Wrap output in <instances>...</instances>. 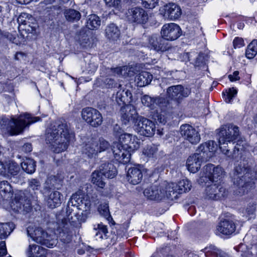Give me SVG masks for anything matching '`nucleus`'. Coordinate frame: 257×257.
Segmentation results:
<instances>
[{
	"label": "nucleus",
	"instance_id": "1",
	"mask_svg": "<svg viewBox=\"0 0 257 257\" xmlns=\"http://www.w3.org/2000/svg\"><path fill=\"white\" fill-rule=\"evenodd\" d=\"M224 176V171L219 166L214 167L213 164H209L203 167L198 179V183L203 185L209 181L212 183L205 188L204 196L206 199L217 200L227 196L228 191L220 181Z\"/></svg>",
	"mask_w": 257,
	"mask_h": 257
},
{
	"label": "nucleus",
	"instance_id": "2",
	"mask_svg": "<svg viewBox=\"0 0 257 257\" xmlns=\"http://www.w3.org/2000/svg\"><path fill=\"white\" fill-rule=\"evenodd\" d=\"M219 148L225 156L234 159L244 151L243 142L240 137L239 127L232 124L222 126L218 134Z\"/></svg>",
	"mask_w": 257,
	"mask_h": 257
},
{
	"label": "nucleus",
	"instance_id": "3",
	"mask_svg": "<svg viewBox=\"0 0 257 257\" xmlns=\"http://www.w3.org/2000/svg\"><path fill=\"white\" fill-rule=\"evenodd\" d=\"M74 138V133L65 120L51 125L46 131V143L50 144L51 150L56 153L65 151Z\"/></svg>",
	"mask_w": 257,
	"mask_h": 257
},
{
	"label": "nucleus",
	"instance_id": "4",
	"mask_svg": "<svg viewBox=\"0 0 257 257\" xmlns=\"http://www.w3.org/2000/svg\"><path fill=\"white\" fill-rule=\"evenodd\" d=\"M231 177L234 185L238 188V192L240 195L254 187L255 173L251 169L245 158L235 164Z\"/></svg>",
	"mask_w": 257,
	"mask_h": 257
},
{
	"label": "nucleus",
	"instance_id": "5",
	"mask_svg": "<svg viewBox=\"0 0 257 257\" xmlns=\"http://www.w3.org/2000/svg\"><path fill=\"white\" fill-rule=\"evenodd\" d=\"M217 148V144L213 141L201 144L196 150V152L189 156L187 160L188 171L193 173L197 172L203 162L209 161L213 157Z\"/></svg>",
	"mask_w": 257,
	"mask_h": 257
},
{
	"label": "nucleus",
	"instance_id": "6",
	"mask_svg": "<svg viewBox=\"0 0 257 257\" xmlns=\"http://www.w3.org/2000/svg\"><path fill=\"white\" fill-rule=\"evenodd\" d=\"M37 117H32L30 114H21L17 118L14 117H0V128L11 135H17L21 134L27 125L39 120Z\"/></svg>",
	"mask_w": 257,
	"mask_h": 257
},
{
	"label": "nucleus",
	"instance_id": "7",
	"mask_svg": "<svg viewBox=\"0 0 257 257\" xmlns=\"http://www.w3.org/2000/svg\"><path fill=\"white\" fill-rule=\"evenodd\" d=\"M28 235L38 243L46 245L48 247H53L57 243V240L48 234L43 228L39 227L29 226L27 229Z\"/></svg>",
	"mask_w": 257,
	"mask_h": 257
},
{
	"label": "nucleus",
	"instance_id": "8",
	"mask_svg": "<svg viewBox=\"0 0 257 257\" xmlns=\"http://www.w3.org/2000/svg\"><path fill=\"white\" fill-rule=\"evenodd\" d=\"M83 197V195L81 192H77L73 194L70 200L68 201L67 207L66 208L67 218L64 219L65 223L67 225V222L73 226L75 225L79 221H84V219L79 214V212H76L73 208H71L70 205L74 208L75 205L80 199Z\"/></svg>",
	"mask_w": 257,
	"mask_h": 257
},
{
	"label": "nucleus",
	"instance_id": "9",
	"mask_svg": "<svg viewBox=\"0 0 257 257\" xmlns=\"http://www.w3.org/2000/svg\"><path fill=\"white\" fill-rule=\"evenodd\" d=\"M127 21L133 24L143 25L149 20L148 12L142 7L137 6L129 8L126 13Z\"/></svg>",
	"mask_w": 257,
	"mask_h": 257
},
{
	"label": "nucleus",
	"instance_id": "10",
	"mask_svg": "<svg viewBox=\"0 0 257 257\" xmlns=\"http://www.w3.org/2000/svg\"><path fill=\"white\" fill-rule=\"evenodd\" d=\"M134 128L138 134L148 137L154 136L156 131L155 123L142 116L139 117L137 122H135Z\"/></svg>",
	"mask_w": 257,
	"mask_h": 257
},
{
	"label": "nucleus",
	"instance_id": "11",
	"mask_svg": "<svg viewBox=\"0 0 257 257\" xmlns=\"http://www.w3.org/2000/svg\"><path fill=\"white\" fill-rule=\"evenodd\" d=\"M81 116L83 120L93 127L100 125L103 121L102 115L99 111L90 107L82 109Z\"/></svg>",
	"mask_w": 257,
	"mask_h": 257
},
{
	"label": "nucleus",
	"instance_id": "12",
	"mask_svg": "<svg viewBox=\"0 0 257 257\" xmlns=\"http://www.w3.org/2000/svg\"><path fill=\"white\" fill-rule=\"evenodd\" d=\"M141 99L142 104L151 109H155L157 106L163 111H166L170 108L169 101L162 97H152L145 94L142 96Z\"/></svg>",
	"mask_w": 257,
	"mask_h": 257
},
{
	"label": "nucleus",
	"instance_id": "13",
	"mask_svg": "<svg viewBox=\"0 0 257 257\" xmlns=\"http://www.w3.org/2000/svg\"><path fill=\"white\" fill-rule=\"evenodd\" d=\"M120 112L121 120L125 125L128 124L132 121L135 126V122L138 121L140 117L142 116L138 113L136 107L131 104L122 106Z\"/></svg>",
	"mask_w": 257,
	"mask_h": 257
},
{
	"label": "nucleus",
	"instance_id": "14",
	"mask_svg": "<svg viewBox=\"0 0 257 257\" xmlns=\"http://www.w3.org/2000/svg\"><path fill=\"white\" fill-rule=\"evenodd\" d=\"M190 93L189 89L184 88L181 85L170 86L167 90L168 97L176 101L177 104H179L184 98L188 97Z\"/></svg>",
	"mask_w": 257,
	"mask_h": 257
},
{
	"label": "nucleus",
	"instance_id": "15",
	"mask_svg": "<svg viewBox=\"0 0 257 257\" xmlns=\"http://www.w3.org/2000/svg\"><path fill=\"white\" fill-rule=\"evenodd\" d=\"M111 149L114 158L119 162L126 164L130 161L131 152L122 144L116 142H113Z\"/></svg>",
	"mask_w": 257,
	"mask_h": 257
},
{
	"label": "nucleus",
	"instance_id": "16",
	"mask_svg": "<svg viewBox=\"0 0 257 257\" xmlns=\"http://www.w3.org/2000/svg\"><path fill=\"white\" fill-rule=\"evenodd\" d=\"M181 30L180 27L175 23L165 24L161 30V35L166 41H173L178 39L181 35Z\"/></svg>",
	"mask_w": 257,
	"mask_h": 257
},
{
	"label": "nucleus",
	"instance_id": "17",
	"mask_svg": "<svg viewBox=\"0 0 257 257\" xmlns=\"http://www.w3.org/2000/svg\"><path fill=\"white\" fill-rule=\"evenodd\" d=\"M180 133L184 139L192 144H196L200 141L198 131L189 124L182 125L180 127Z\"/></svg>",
	"mask_w": 257,
	"mask_h": 257
},
{
	"label": "nucleus",
	"instance_id": "18",
	"mask_svg": "<svg viewBox=\"0 0 257 257\" xmlns=\"http://www.w3.org/2000/svg\"><path fill=\"white\" fill-rule=\"evenodd\" d=\"M20 170L19 165L14 161H0V175L5 177L16 175Z\"/></svg>",
	"mask_w": 257,
	"mask_h": 257
},
{
	"label": "nucleus",
	"instance_id": "19",
	"mask_svg": "<svg viewBox=\"0 0 257 257\" xmlns=\"http://www.w3.org/2000/svg\"><path fill=\"white\" fill-rule=\"evenodd\" d=\"M98 139L94 138L87 139L82 148V153L90 159L95 158L99 153Z\"/></svg>",
	"mask_w": 257,
	"mask_h": 257
},
{
	"label": "nucleus",
	"instance_id": "20",
	"mask_svg": "<svg viewBox=\"0 0 257 257\" xmlns=\"http://www.w3.org/2000/svg\"><path fill=\"white\" fill-rule=\"evenodd\" d=\"M138 141L136 136L131 134L124 133L119 137L118 143L122 144L125 148L132 152L139 148L140 145Z\"/></svg>",
	"mask_w": 257,
	"mask_h": 257
},
{
	"label": "nucleus",
	"instance_id": "21",
	"mask_svg": "<svg viewBox=\"0 0 257 257\" xmlns=\"http://www.w3.org/2000/svg\"><path fill=\"white\" fill-rule=\"evenodd\" d=\"M149 43L152 49L157 52H164L170 48V44L162 36L153 35L149 38Z\"/></svg>",
	"mask_w": 257,
	"mask_h": 257
},
{
	"label": "nucleus",
	"instance_id": "22",
	"mask_svg": "<svg viewBox=\"0 0 257 257\" xmlns=\"http://www.w3.org/2000/svg\"><path fill=\"white\" fill-rule=\"evenodd\" d=\"M144 195L148 199L152 200H161L165 198L164 185L153 186L150 188L146 189Z\"/></svg>",
	"mask_w": 257,
	"mask_h": 257
},
{
	"label": "nucleus",
	"instance_id": "23",
	"mask_svg": "<svg viewBox=\"0 0 257 257\" xmlns=\"http://www.w3.org/2000/svg\"><path fill=\"white\" fill-rule=\"evenodd\" d=\"M164 16L171 20L178 19L182 14L180 7L175 3H169L164 6Z\"/></svg>",
	"mask_w": 257,
	"mask_h": 257
},
{
	"label": "nucleus",
	"instance_id": "24",
	"mask_svg": "<svg viewBox=\"0 0 257 257\" xmlns=\"http://www.w3.org/2000/svg\"><path fill=\"white\" fill-rule=\"evenodd\" d=\"M63 200L62 194L57 191H54L51 192L46 197L47 206L49 208L53 209L60 205Z\"/></svg>",
	"mask_w": 257,
	"mask_h": 257
},
{
	"label": "nucleus",
	"instance_id": "25",
	"mask_svg": "<svg viewBox=\"0 0 257 257\" xmlns=\"http://www.w3.org/2000/svg\"><path fill=\"white\" fill-rule=\"evenodd\" d=\"M143 177L142 171L139 168H131L127 171V180L133 185H136L140 183L142 180Z\"/></svg>",
	"mask_w": 257,
	"mask_h": 257
},
{
	"label": "nucleus",
	"instance_id": "26",
	"mask_svg": "<svg viewBox=\"0 0 257 257\" xmlns=\"http://www.w3.org/2000/svg\"><path fill=\"white\" fill-rule=\"evenodd\" d=\"M235 225L232 220L221 221L217 226V230L224 235H229L234 232Z\"/></svg>",
	"mask_w": 257,
	"mask_h": 257
},
{
	"label": "nucleus",
	"instance_id": "27",
	"mask_svg": "<svg viewBox=\"0 0 257 257\" xmlns=\"http://www.w3.org/2000/svg\"><path fill=\"white\" fill-rule=\"evenodd\" d=\"M24 192L20 191L16 194L15 200L19 204V208L26 212H29L31 209V203L30 199L26 198Z\"/></svg>",
	"mask_w": 257,
	"mask_h": 257
},
{
	"label": "nucleus",
	"instance_id": "28",
	"mask_svg": "<svg viewBox=\"0 0 257 257\" xmlns=\"http://www.w3.org/2000/svg\"><path fill=\"white\" fill-rule=\"evenodd\" d=\"M100 173L107 178H113L116 174V169L111 163H104L99 168Z\"/></svg>",
	"mask_w": 257,
	"mask_h": 257
},
{
	"label": "nucleus",
	"instance_id": "29",
	"mask_svg": "<svg viewBox=\"0 0 257 257\" xmlns=\"http://www.w3.org/2000/svg\"><path fill=\"white\" fill-rule=\"evenodd\" d=\"M64 16L66 20L70 23L77 22L81 17L80 13L73 9H68L64 11Z\"/></svg>",
	"mask_w": 257,
	"mask_h": 257
},
{
	"label": "nucleus",
	"instance_id": "30",
	"mask_svg": "<svg viewBox=\"0 0 257 257\" xmlns=\"http://www.w3.org/2000/svg\"><path fill=\"white\" fill-rule=\"evenodd\" d=\"M153 79V75L148 72L143 71L136 76V81L138 86L144 87L151 83Z\"/></svg>",
	"mask_w": 257,
	"mask_h": 257
},
{
	"label": "nucleus",
	"instance_id": "31",
	"mask_svg": "<svg viewBox=\"0 0 257 257\" xmlns=\"http://www.w3.org/2000/svg\"><path fill=\"white\" fill-rule=\"evenodd\" d=\"M172 184H175L174 183H163V185H164V192L166 195H165V198H167L171 200H175L178 198V195L179 194L178 192V189L176 187L172 188L171 185Z\"/></svg>",
	"mask_w": 257,
	"mask_h": 257
},
{
	"label": "nucleus",
	"instance_id": "32",
	"mask_svg": "<svg viewBox=\"0 0 257 257\" xmlns=\"http://www.w3.org/2000/svg\"><path fill=\"white\" fill-rule=\"evenodd\" d=\"M120 33L118 27L114 24L108 25L105 29L106 37L112 41H116L118 39Z\"/></svg>",
	"mask_w": 257,
	"mask_h": 257
},
{
	"label": "nucleus",
	"instance_id": "33",
	"mask_svg": "<svg viewBox=\"0 0 257 257\" xmlns=\"http://www.w3.org/2000/svg\"><path fill=\"white\" fill-rule=\"evenodd\" d=\"M171 186L177 188L179 194L185 193L191 190L192 185L191 183L188 179H183L180 181L177 184H172Z\"/></svg>",
	"mask_w": 257,
	"mask_h": 257
},
{
	"label": "nucleus",
	"instance_id": "34",
	"mask_svg": "<svg viewBox=\"0 0 257 257\" xmlns=\"http://www.w3.org/2000/svg\"><path fill=\"white\" fill-rule=\"evenodd\" d=\"M15 228L13 222L0 223V239L6 238Z\"/></svg>",
	"mask_w": 257,
	"mask_h": 257
},
{
	"label": "nucleus",
	"instance_id": "35",
	"mask_svg": "<svg viewBox=\"0 0 257 257\" xmlns=\"http://www.w3.org/2000/svg\"><path fill=\"white\" fill-rule=\"evenodd\" d=\"M101 24V20L99 17L95 14H92L88 16L86 26L90 30L97 29Z\"/></svg>",
	"mask_w": 257,
	"mask_h": 257
},
{
	"label": "nucleus",
	"instance_id": "36",
	"mask_svg": "<svg viewBox=\"0 0 257 257\" xmlns=\"http://www.w3.org/2000/svg\"><path fill=\"white\" fill-rule=\"evenodd\" d=\"M105 178L99 170L95 171L91 175V182L100 188H103L105 184Z\"/></svg>",
	"mask_w": 257,
	"mask_h": 257
},
{
	"label": "nucleus",
	"instance_id": "37",
	"mask_svg": "<svg viewBox=\"0 0 257 257\" xmlns=\"http://www.w3.org/2000/svg\"><path fill=\"white\" fill-rule=\"evenodd\" d=\"M0 194L4 198L11 197L13 195L12 187L7 181L0 182Z\"/></svg>",
	"mask_w": 257,
	"mask_h": 257
},
{
	"label": "nucleus",
	"instance_id": "38",
	"mask_svg": "<svg viewBox=\"0 0 257 257\" xmlns=\"http://www.w3.org/2000/svg\"><path fill=\"white\" fill-rule=\"evenodd\" d=\"M21 167L27 173L32 174L36 170V162L33 159H26L21 163Z\"/></svg>",
	"mask_w": 257,
	"mask_h": 257
},
{
	"label": "nucleus",
	"instance_id": "39",
	"mask_svg": "<svg viewBox=\"0 0 257 257\" xmlns=\"http://www.w3.org/2000/svg\"><path fill=\"white\" fill-rule=\"evenodd\" d=\"M132 97V93L128 90H119L116 93V100L118 103L122 102V103H126L128 101V98H131Z\"/></svg>",
	"mask_w": 257,
	"mask_h": 257
},
{
	"label": "nucleus",
	"instance_id": "40",
	"mask_svg": "<svg viewBox=\"0 0 257 257\" xmlns=\"http://www.w3.org/2000/svg\"><path fill=\"white\" fill-rule=\"evenodd\" d=\"M64 227V228L60 231L59 237L62 242L68 243L71 241L72 232L69 228Z\"/></svg>",
	"mask_w": 257,
	"mask_h": 257
},
{
	"label": "nucleus",
	"instance_id": "41",
	"mask_svg": "<svg viewBox=\"0 0 257 257\" xmlns=\"http://www.w3.org/2000/svg\"><path fill=\"white\" fill-rule=\"evenodd\" d=\"M257 53V40H253L248 45L245 55L247 58L252 59Z\"/></svg>",
	"mask_w": 257,
	"mask_h": 257
},
{
	"label": "nucleus",
	"instance_id": "42",
	"mask_svg": "<svg viewBox=\"0 0 257 257\" xmlns=\"http://www.w3.org/2000/svg\"><path fill=\"white\" fill-rule=\"evenodd\" d=\"M44 252L45 248L40 245L35 244L29 245L27 249V253L29 255H30V256L36 254L42 255Z\"/></svg>",
	"mask_w": 257,
	"mask_h": 257
},
{
	"label": "nucleus",
	"instance_id": "43",
	"mask_svg": "<svg viewBox=\"0 0 257 257\" xmlns=\"http://www.w3.org/2000/svg\"><path fill=\"white\" fill-rule=\"evenodd\" d=\"M59 181L57 177L55 176L51 175L49 176L45 183L44 190L48 191L54 188Z\"/></svg>",
	"mask_w": 257,
	"mask_h": 257
},
{
	"label": "nucleus",
	"instance_id": "44",
	"mask_svg": "<svg viewBox=\"0 0 257 257\" xmlns=\"http://www.w3.org/2000/svg\"><path fill=\"white\" fill-rule=\"evenodd\" d=\"M90 207V203L88 200L85 199L84 197L76 203L74 210H80L86 213Z\"/></svg>",
	"mask_w": 257,
	"mask_h": 257
},
{
	"label": "nucleus",
	"instance_id": "45",
	"mask_svg": "<svg viewBox=\"0 0 257 257\" xmlns=\"http://www.w3.org/2000/svg\"><path fill=\"white\" fill-rule=\"evenodd\" d=\"M157 151V147L154 144H151L147 145L144 149L143 153L145 156L149 158H153L155 157Z\"/></svg>",
	"mask_w": 257,
	"mask_h": 257
},
{
	"label": "nucleus",
	"instance_id": "46",
	"mask_svg": "<svg viewBox=\"0 0 257 257\" xmlns=\"http://www.w3.org/2000/svg\"><path fill=\"white\" fill-rule=\"evenodd\" d=\"M41 186V183L38 179L32 178L28 181V187L33 191L39 190Z\"/></svg>",
	"mask_w": 257,
	"mask_h": 257
},
{
	"label": "nucleus",
	"instance_id": "47",
	"mask_svg": "<svg viewBox=\"0 0 257 257\" xmlns=\"http://www.w3.org/2000/svg\"><path fill=\"white\" fill-rule=\"evenodd\" d=\"M159 0H142V4L146 9H153L158 6Z\"/></svg>",
	"mask_w": 257,
	"mask_h": 257
},
{
	"label": "nucleus",
	"instance_id": "48",
	"mask_svg": "<svg viewBox=\"0 0 257 257\" xmlns=\"http://www.w3.org/2000/svg\"><path fill=\"white\" fill-rule=\"evenodd\" d=\"M106 4L109 7L114 8L117 11H120L122 7L120 0H104Z\"/></svg>",
	"mask_w": 257,
	"mask_h": 257
},
{
	"label": "nucleus",
	"instance_id": "49",
	"mask_svg": "<svg viewBox=\"0 0 257 257\" xmlns=\"http://www.w3.org/2000/svg\"><path fill=\"white\" fill-rule=\"evenodd\" d=\"M99 212L100 214L102 216H104L107 221H110L112 219L110 214L108 206H107L106 205L101 206L99 208Z\"/></svg>",
	"mask_w": 257,
	"mask_h": 257
},
{
	"label": "nucleus",
	"instance_id": "50",
	"mask_svg": "<svg viewBox=\"0 0 257 257\" xmlns=\"http://www.w3.org/2000/svg\"><path fill=\"white\" fill-rule=\"evenodd\" d=\"M95 229L96 230H98V231L96 233V235L99 236V238H102L103 235L102 233H103L104 235H106L107 231V228L106 225H103L102 223L100 224H97V228H95Z\"/></svg>",
	"mask_w": 257,
	"mask_h": 257
},
{
	"label": "nucleus",
	"instance_id": "51",
	"mask_svg": "<svg viewBox=\"0 0 257 257\" xmlns=\"http://www.w3.org/2000/svg\"><path fill=\"white\" fill-rule=\"evenodd\" d=\"M99 153L105 151L109 148L110 145L108 142L103 139L98 140Z\"/></svg>",
	"mask_w": 257,
	"mask_h": 257
},
{
	"label": "nucleus",
	"instance_id": "52",
	"mask_svg": "<svg viewBox=\"0 0 257 257\" xmlns=\"http://www.w3.org/2000/svg\"><path fill=\"white\" fill-rule=\"evenodd\" d=\"M212 250L211 251V254L216 257H229V255L221 250L215 247H212Z\"/></svg>",
	"mask_w": 257,
	"mask_h": 257
},
{
	"label": "nucleus",
	"instance_id": "53",
	"mask_svg": "<svg viewBox=\"0 0 257 257\" xmlns=\"http://www.w3.org/2000/svg\"><path fill=\"white\" fill-rule=\"evenodd\" d=\"M256 202L253 201L249 203L246 208V212L249 215L254 214L256 210Z\"/></svg>",
	"mask_w": 257,
	"mask_h": 257
},
{
	"label": "nucleus",
	"instance_id": "54",
	"mask_svg": "<svg viewBox=\"0 0 257 257\" xmlns=\"http://www.w3.org/2000/svg\"><path fill=\"white\" fill-rule=\"evenodd\" d=\"M205 64V58L203 54H200L196 58L195 65L196 66H204Z\"/></svg>",
	"mask_w": 257,
	"mask_h": 257
},
{
	"label": "nucleus",
	"instance_id": "55",
	"mask_svg": "<svg viewBox=\"0 0 257 257\" xmlns=\"http://www.w3.org/2000/svg\"><path fill=\"white\" fill-rule=\"evenodd\" d=\"M233 44L234 48H240L244 45L243 39L239 37H236L234 39Z\"/></svg>",
	"mask_w": 257,
	"mask_h": 257
},
{
	"label": "nucleus",
	"instance_id": "56",
	"mask_svg": "<svg viewBox=\"0 0 257 257\" xmlns=\"http://www.w3.org/2000/svg\"><path fill=\"white\" fill-rule=\"evenodd\" d=\"M113 134L116 136H119V137L122 134H123V130L118 124H115L113 126Z\"/></svg>",
	"mask_w": 257,
	"mask_h": 257
},
{
	"label": "nucleus",
	"instance_id": "57",
	"mask_svg": "<svg viewBox=\"0 0 257 257\" xmlns=\"http://www.w3.org/2000/svg\"><path fill=\"white\" fill-rule=\"evenodd\" d=\"M239 72L238 71H234L232 74H230L228 75V78L230 81H236L239 80L240 79V77L239 76Z\"/></svg>",
	"mask_w": 257,
	"mask_h": 257
},
{
	"label": "nucleus",
	"instance_id": "58",
	"mask_svg": "<svg viewBox=\"0 0 257 257\" xmlns=\"http://www.w3.org/2000/svg\"><path fill=\"white\" fill-rule=\"evenodd\" d=\"M7 253L6 242L4 241L0 242V256H3Z\"/></svg>",
	"mask_w": 257,
	"mask_h": 257
},
{
	"label": "nucleus",
	"instance_id": "59",
	"mask_svg": "<svg viewBox=\"0 0 257 257\" xmlns=\"http://www.w3.org/2000/svg\"><path fill=\"white\" fill-rule=\"evenodd\" d=\"M22 150L26 153L30 152L32 150V145L30 143H26L24 145Z\"/></svg>",
	"mask_w": 257,
	"mask_h": 257
},
{
	"label": "nucleus",
	"instance_id": "60",
	"mask_svg": "<svg viewBox=\"0 0 257 257\" xmlns=\"http://www.w3.org/2000/svg\"><path fill=\"white\" fill-rule=\"evenodd\" d=\"M226 93L227 94H230V95H232V97H234L237 94V90L234 88L232 87L231 88H229L228 91Z\"/></svg>",
	"mask_w": 257,
	"mask_h": 257
},
{
	"label": "nucleus",
	"instance_id": "61",
	"mask_svg": "<svg viewBox=\"0 0 257 257\" xmlns=\"http://www.w3.org/2000/svg\"><path fill=\"white\" fill-rule=\"evenodd\" d=\"M223 94L225 96L224 99L226 102L230 103L232 101V99L233 98V97H232V95H230V94H227V93L226 94L225 93H223Z\"/></svg>",
	"mask_w": 257,
	"mask_h": 257
},
{
	"label": "nucleus",
	"instance_id": "62",
	"mask_svg": "<svg viewBox=\"0 0 257 257\" xmlns=\"http://www.w3.org/2000/svg\"><path fill=\"white\" fill-rule=\"evenodd\" d=\"M157 120H158V121H159V122L162 123H165L166 122L165 117H164V116H163L162 115H157Z\"/></svg>",
	"mask_w": 257,
	"mask_h": 257
},
{
	"label": "nucleus",
	"instance_id": "63",
	"mask_svg": "<svg viewBox=\"0 0 257 257\" xmlns=\"http://www.w3.org/2000/svg\"><path fill=\"white\" fill-rule=\"evenodd\" d=\"M22 17L23 18V16H20L19 18H18V21L19 22H21V23L22 24H23L24 25H27L29 24V22L26 21V20H24L23 21V20L22 19Z\"/></svg>",
	"mask_w": 257,
	"mask_h": 257
},
{
	"label": "nucleus",
	"instance_id": "64",
	"mask_svg": "<svg viewBox=\"0 0 257 257\" xmlns=\"http://www.w3.org/2000/svg\"><path fill=\"white\" fill-rule=\"evenodd\" d=\"M20 4H28L32 2L33 0H17Z\"/></svg>",
	"mask_w": 257,
	"mask_h": 257
}]
</instances>
